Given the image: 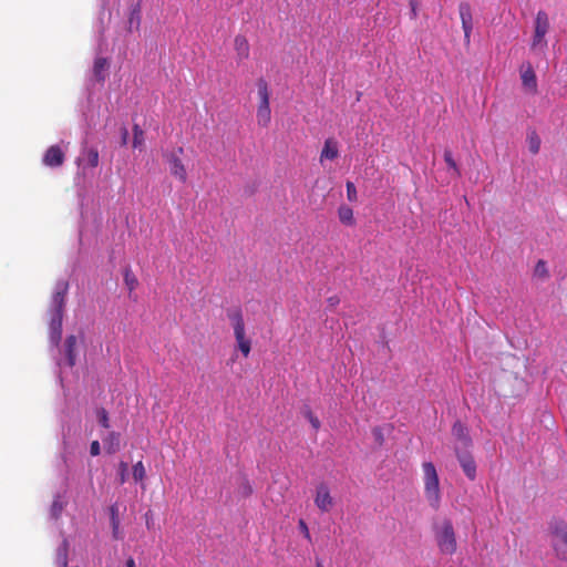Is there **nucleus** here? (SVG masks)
Masks as SVG:
<instances>
[{
    "instance_id": "nucleus-4",
    "label": "nucleus",
    "mask_w": 567,
    "mask_h": 567,
    "mask_svg": "<svg viewBox=\"0 0 567 567\" xmlns=\"http://www.w3.org/2000/svg\"><path fill=\"white\" fill-rule=\"evenodd\" d=\"M549 533L556 556L567 559V523L563 519H553L549 523Z\"/></svg>"
},
{
    "instance_id": "nucleus-12",
    "label": "nucleus",
    "mask_w": 567,
    "mask_h": 567,
    "mask_svg": "<svg viewBox=\"0 0 567 567\" xmlns=\"http://www.w3.org/2000/svg\"><path fill=\"white\" fill-rule=\"evenodd\" d=\"M452 434L457 440L458 444L456 446H458V450L461 447L467 450L472 445V440L468 435V431H467L466 426L463 423H461L460 421H457L453 424Z\"/></svg>"
},
{
    "instance_id": "nucleus-13",
    "label": "nucleus",
    "mask_w": 567,
    "mask_h": 567,
    "mask_svg": "<svg viewBox=\"0 0 567 567\" xmlns=\"http://www.w3.org/2000/svg\"><path fill=\"white\" fill-rule=\"evenodd\" d=\"M100 162L99 151L95 147L84 148L81 156L78 158V165H84V167L95 168Z\"/></svg>"
},
{
    "instance_id": "nucleus-28",
    "label": "nucleus",
    "mask_w": 567,
    "mask_h": 567,
    "mask_svg": "<svg viewBox=\"0 0 567 567\" xmlns=\"http://www.w3.org/2000/svg\"><path fill=\"white\" fill-rule=\"evenodd\" d=\"M96 417L100 425L104 429H110V417L109 413L104 408L96 409Z\"/></svg>"
},
{
    "instance_id": "nucleus-19",
    "label": "nucleus",
    "mask_w": 567,
    "mask_h": 567,
    "mask_svg": "<svg viewBox=\"0 0 567 567\" xmlns=\"http://www.w3.org/2000/svg\"><path fill=\"white\" fill-rule=\"evenodd\" d=\"M458 12L462 21V28L468 29V27H473L472 10L467 2L460 3Z\"/></svg>"
},
{
    "instance_id": "nucleus-37",
    "label": "nucleus",
    "mask_w": 567,
    "mask_h": 567,
    "mask_svg": "<svg viewBox=\"0 0 567 567\" xmlns=\"http://www.w3.org/2000/svg\"><path fill=\"white\" fill-rule=\"evenodd\" d=\"M308 419L315 430H318L320 427L321 424L319 419L315 416L311 412L308 413Z\"/></svg>"
},
{
    "instance_id": "nucleus-29",
    "label": "nucleus",
    "mask_w": 567,
    "mask_h": 567,
    "mask_svg": "<svg viewBox=\"0 0 567 567\" xmlns=\"http://www.w3.org/2000/svg\"><path fill=\"white\" fill-rule=\"evenodd\" d=\"M146 476V471L142 461L133 465V477L136 482H143Z\"/></svg>"
},
{
    "instance_id": "nucleus-26",
    "label": "nucleus",
    "mask_w": 567,
    "mask_h": 567,
    "mask_svg": "<svg viewBox=\"0 0 567 567\" xmlns=\"http://www.w3.org/2000/svg\"><path fill=\"white\" fill-rule=\"evenodd\" d=\"M528 148L532 154H537L540 148V138L535 131L530 132L527 136Z\"/></svg>"
},
{
    "instance_id": "nucleus-8",
    "label": "nucleus",
    "mask_w": 567,
    "mask_h": 567,
    "mask_svg": "<svg viewBox=\"0 0 567 567\" xmlns=\"http://www.w3.org/2000/svg\"><path fill=\"white\" fill-rule=\"evenodd\" d=\"M455 453L466 477L474 481L476 478V463L473 456L467 451H460L458 446H455Z\"/></svg>"
},
{
    "instance_id": "nucleus-23",
    "label": "nucleus",
    "mask_w": 567,
    "mask_h": 567,
    "mask_svg": "<svg viewBox=\"0 0 567 567\" xmlns=\"http://www.w3.org/2000/svg\"><path fill=\"white\" fill-rule=\"evenodd\" d=\"M144 131L141 128L138 124L133 125V143L132 146L134 148H142L144 145Z\"/></svg>"
},
{
    "instance_id": "nucleus-3",
    "label": "nucleus",
    "mask_w": 567,
    "mask_h": 567,
    "mask_svg": "<svg viewBox=\"0 0 567 567\" xmlns=\"http://www.w3.org/2000/svg\"><path fill=\"white\" fill-rule=\"evenodd\" d=\"M422 470L425 498L432 508L437 509L441 504V489L436 468L432 462H424Z\"/></svg>"
},
{
    "instance_id": "nucleus-9",
    "label": "nucleus",
    "mask_w": 567,
    "mask_h": 567,
    "mask_svg": "<svg viewBox=\"0 0 567 567\" xmlns=\"http://www.w3.org/2000/svg\"><path fill=\"white\" fill-rule=\"evenodd\" d=\"M315 504L321 512H329L333 506L329 487L323 483L317 486Z\"/></svg>"
},
{
    "instance_id": "nucleus-16",
    "label": "nucleus",
    "mask_w": 567,
    "mask_h": 567,
    "mask_svg": "<svg viewBox=\"0 0 567 567\" xmlns=\"http://www.w3.org/2000/svg\"><path fill=\"white\" fill-rule=\"evenodd\" d=\"M102 440H103L104 447L109 454H114L120 451L121 434L118 432L111 431Z\"/></svg>"
},
{
    "instance_id": "nucleus-15",
    "label": "nucleus",
    "mask_w": 567,
    "mask_h": 567,
    "mask_svg": "<svg viewBox=\"0 0 567 567\" xmlns=\"http://www.w3.org/2000/svg\"><path fill=\"white\" fill-rule=\"evenodd\" d=\"M76 343H78V339L75 336L71 334V336L66 337L65 343H64V348H65L64 351H65V357H66V364L70 368H73L76 363V353H75Z\"/></svg>"
},
{
    "instance_id": "nucleus-42",
    "label": "nucleus",
    "mask_w": 567,
    "mask_h": 567,
    "mask_svg": "<svg viewBox=\"0 0 567 567\" xmlns=\"http://www.w3.org/2000/svg\"><path fill=\"white\" fill-rule=\"evenodd\" d=\"M328 302L331 307H334L339 303V298L337 296L328 298Z\"/></svg>"
},
{
    "instance_id": "nucleus-43",
    "label": "nucleus",
    "mask_w": 567,
    "mask_h": 567,
    "mask_svg": "<svg viewBox=\"0 0 567 567\" xmlns=\"http://www.w3.org/2000/svg\"><path fill=\"white\" fill-rule=\"evenodd\" d=\"M125 567H136L135 565V560L133 557H130L126 563H125Z\"/></svg>"
},
{
    "instance_id": "nucleus-33",
    "label": "nucleus",
    "mask_w": 567,
    "mask_h": 567,
    "mask_svg": "<svg viewBox=\"0 0 567 567\" xmlns=\"http://www.w3.org/2000/svg\"><path fill=\"white\" fill-rule=\"evenodd\" d=\"M298 527L301 532V534L303 535V537L308 540V542H311V535H310V532H309V528H308V525L307 523L303 520V519H299L298 522Z\"/></svg>"
},
{
    "instance_id": "nucleus-2",
    "label": "nucleus",
    "mask_w": 567,
    "mask_h": 567,
    "mask_svg": "<svg viewBox=\"0 0 567 567\" xmlns=\"http://www.w3.org/2000/svg\"><path fill=\"white\" fill-rule=\"evenodd\" d=\"M433 530L440 551L444 555H453L457 549V542L452 520L444 518L434 524Z\"/></svg>"
},
{
    "instance_id": "nucleus-25",
    "label": "nucleus",
    "mask_w": 567,
    "mask_h": 567,
    "mask_svg": "<svg viewBox=\"0 0 567 567\" xmlns=\"http://www.w3.org/2000/svg\"><path fill=\"white\" fill-rule=\"evenodd\" d=\"M238 494L244 498H247L252 494V486L246 476L240 478L238 484Z\"/></svg>"
},
{
    "instance_id": "nucleus-10",
    "label": "nucleus",
    "mask_w": 567,
    "mask_h": 567,
    "mask_svg": "<svg viewBox=\"0 0 567 567\" xmlns=\"http://www.w3.org/2000/svg\"><path fill=\"white\" fill-rule=\"evenodd\" d=\"M520 79L523 86L532 93L537 92V78L533 65L527 62L520 66Z\"/></svg>"
},
{
    "instance_id": "nucleus-35",
    "label": "nucleus",
    "mask_w": 567,
    "mask_h": 567,
    "mask_svg": "<svg viewBox=\"0 0 567 567\" xmlns=\"http://www.w3.org/2000/svg\"><path fill=\"white\" fill-rule=\"evenodd\" d=\"M409 4H410V8H411V19H416V17H417V7H419L417 0H409Z\"/></svg>"
},
{
    "instance_id": "nucleus-27",
    "label": "nucleus",
    "mask_w": 567,
    "mask_h": 567,
    "mask_svg": "<svg viewBox=\"0 0 567 567\" xmlns=\"http://www.w3.org/2000/svg\"><path fill=\"white\" fill-rule=\"evenodd\" d=\"M107 66V60L104 58H97L94 61V74L99 81H104L103 72Z\"/></svg>"
},
{
    "instance_id": "nucleus-1",
    "label": "nucleus",
    "mask_w": 567,
    "mask_h": 567,
    "mask_svg": "<svg viewBox=\"0 0 567 567\" xmlns=\"http://www.w3.org/2000/svg\"><path fill=\"white\" fill-rule=\"evenodd\" d=\"M69 289L66 281H59L55 286L54 293L51 301L52 317L50 321V338L52 342L58 346L62 336V320L65 306V296Z\"/></svg>"
},
{
    "instance_id": "nucleus-5",
    "label": "nucleus",
    "mask_w": 567,
    "mask_h": 567,
    "mask_svg": "<svg viewBox=\"0 0 567 567\" xmlns=\"http://www.w3.org/2000/svg\"><path fill=\"white\" fill-rule=\"evenodd\" d=\"M259 104L257 107V122L260 126L267 127L271 120L270 93L265 79L257 80Z\"/></svg>"
},
{
    "instance_id": "nucleus-11",
    "label": "nucleus",
    "mask_w": 567,
    "mask_h": 567,
    "mask_svg": "<svg viewBox=\"0 0 567 567\" xmlns=\"http://www.w3.org/2000/svg\"><path fill=\"white\" fill-rule=\"evenodd\" d=\"M65 154L58 145L50 146L44 156L43 164L49 167H59L64 163Z\"/></svg>"
},
{
    "instance_id": "nucleus-36",
    "label": "nucleus",
    "mask_w": 567,
    "mask_h": 567,
    "mask_svg": "<svg viewBox=\"0 0 567 567\" xmlns=\"http://www.w3.org/2000/svg\"><path fill=\"white\" fill-rule=\"evenodd\" d=\"M535 271H536V274H539V275H546L547 274L546 262L543 260H539L535 267Z\"/></svg>"
},
{
    "instance_id": "nucleus-20",
    "label": "nucleus",
    "mask_w": 567,
    "mask_h": 567,
    "mask_svg": "<svg viewBox=\"0 0 567 567\" xmlns=\"http://www.w3.org/2000/svg\"><path fill=\"white\" fill-rule=\"evenodd\" d=\"M338 217L340 223L346 226H353L355 224L353 209L348 205H341L338 208Z\"/></svg>"
},
{
    "instance_id": "nucleus-18",
    "label": "nucleus",
    "mask_w": 567,
    "mask_h": 567,
    "mask_svg": "<svg viewBox=\"0 0 567 567\" xmlns=\"http://www.w3.org/2000/svg\"><path fill=\"white\" fill-rule=\"evenodd\" d=\"M235 50L239 61L246 60L249 56V43L244 35H237L234 40Z\"/></svg>"
},
{
    "instance_id": "nucleus-41",
    "label": "nucleus",
    "mask_w": 567,
    "mask_h": 567,
    "mask_svg": "<svg viewBox=\"0 0 567 567\" xmlns=\"http://www.w3.org/2000/svg\"><path fill=\"white\" fill-rule=\"evenodd\" d=\"M373 434L377 437V440H379L381 443L383 440L381 430L379 427L373 429Z\"/></svg>"
},
{
    "instance_id": "nucleus-6",
    "label": "nucleus",
    "mask_w": 567,
    "mask_h": 567,
    "mask_svg": "<svg viewBox=\"0 0 567 567\" xmlns=\"http://www.w3.org/2000/svg\"><path fill=\"white\" fill-rule=\"evenodd\" d=\"M549 30V19L545 11L540 10L536 14L535 30L532 41V50L544 52L547 48V40L545 39Z\"/></svg>"
},
{
    "instance_id": "nucleus-14",
    "label": "nucleus",
    "mask_w": 567,
    "mask_h": 567,
    "mask_svg": "<svg viewBox=\"0 0 567 567\" xmlns=\"http://www.w3.org/2000/svg\"><path fill=\"white\" fill-rule=\"evenodd\" d=\"M110 514V523L112 527V536L114 539L120 540L123 538L122 532L120 529L121 520H120V511L117 504H113L109 507Z\"/></svg>"
},
{
    "instance_id": "nucleus-44",
    "label": "nucleus",
    "mask_w": 567,
    "mask_h": 567,
    "mask_svg": "<svg viewBox=\"0 0 567 567\" xmlns=\"http://www.w3.org/2000/svg\"><path fill=\"white\" fill-rule=\"evenodd\" d=\"M150 513L151 512L146 513V526H147V528H151V520L148 519V514Z\"/></svg>"
},
{
    "instance_id": "nucleus-17",
    "label": "nucleus",
    "mask_w": 567,
    "mask_h": 567,
    "mask_svg": "<svg viewBox=\"0 0 567 567\" xmlns=\"http://www.w3.org/2000/svg\"><path fill=\"white\" fill-rule=\"evenodd\" d=\"M339 156L338 143L333 138H327L320 154V162L324 159L333 161Z\"/></svg>"
},
{
    "instance_id": "nucleus-34",
    "label": "nucleus",
    "mask_w": 567,
    "mask_h": 567,
    "mask_svg": "<svg viewBox=\"0 0 567 567\" xmlns=\"http://www.w3.org/2000/svg\"><path fill=\"white\" fill-rule=\"evenodd\" d=\"M90 453L92 456H97L101 453V446L99 441H93L90 445Z\"/></svg>"
},
{
    "instance_id": "nucleus-7",
    "label": "nucleus",
    "mask_w": 567,
    "mask_h": 567,
    "mask_svg": "<svg viewBox=\"0 0 567 567\" xmlns=\"http://www.w3.org/2000/svg\"><path fill=\"white\" fill-rule=\"evenodd\" d=\"M184 153L183 147H178L175 152L165 155L167 163L169 164L171 174L177 178L181 183H186L187 172L186 167L181 159V155Z\"/></svg>"
},
{
    "instance_id": "nucleus-21",
    "label": "nucleus",
    "mask_w": 567,
    "mask_h": 567,
    "mask_svg": "<svg viewBox=\"0 0 567 567\" xmlns=\"http://www.w3.org/2000/svg\"><path fill=\"white\" fill-rule=\"evenodd\" d=\"M227 318L230 321L233 329L245 326L243 311L238 307L229 309L227 311Z\"/></svg>"
},
{
    "instance_id": "nucleus-39",
    "label": "nucleus",
    "mask_w": 567,
    "mask_h": 567,
    "mask_svg": "<svg viewBox=\"0 0 567 567\" xmlns=\"http://www.w3.org/2000/svg\"><path fill=\"white\" fill-rule=\"evenodd\" d=\"M121 133H122V145H126L127 144V137H128V131L126 127H123L121 130Z\"/></svg>"
},
{
    "instance_id": "nucleus-24",
    "label": "nucleus",
    "mask_w": 567,
    "mask_h": 567,
    "mask_svg": "<svg viewBox=\"0 0 567 567\" xmlns=\"http://www.w3.org/2000/svg\"><path fill=\"white\" fill-rule=\"evenodd\" d=\"M124 282L130 292L134 291L138 285L136 276L128 267L124 269Z\"/></svg>"
},
{
    "instance_id": "nucleus-32",
    "label": "nucleus",
    "mask_w": 567,
    "mask_h": 567,
    "mask_svg": "<svg viewBox=\"0 0 567 567\" xmlns=\"http://www.w3.org/2000/svg\"><path fill=\"white\" fill-rule=\"evenodd\" d=\"M128 475V465L125 462H120L118 464V482L120 484H124L127 481Z\"/></svg>"
},
{
    "instance_id": "nucleus-30",
    "label": "nucleus",
    "mask_w": 567,
    "mask_h": 567,
    "mask_svg": "<svg viewBox=\"0 0 567 567\" xmlns=\"http://www.w3.org/2000/svg\"><path fill=\"white\" fill-rule=\"evenodd\" d=\"M444 161L445 163L447 164V166L453 169L454 174L456 176H460L461 175V172L458 169V166L456 164V162L454 161L453 156H452V152L450 150H446L444 152Z\"/></svg>"
},
{
    "instance_id": "nucleus-22",
    "label": "nucleus",
    "mask_w": 567,
    "mask_h": 567,
    "mask_svg": "<svg viewBox=\"0 0 567 567\" xmlns=\"http://www.w3.org/2000/svg\"><path fill=\"white\" fill-rule=\"evenodd\" d=\"M237 348L244 355V358H248L251 351V340L245 334L235 338Z\"/></svg>"
},
{
    "instance_id": "nucleus-38",
    "label": "nucleus",
    "mask_w": 567,
    "mask_h": 567,
    "mask_svg": "<svg viewBox=\"0 0 567 567\" xmlns=\"http://www.w3.org/2000/svg\"><path fill=\"white\" fill-rule=\"evenodd\" d=\"M234 337L237 338L246 333V326L234 328Z\"/></svg>"
},
{
    "instance_id": "nucleus-40",
    "label": "nucleus",
    "mask_w": 567,
    "mask_h": 567,
    "mask_svg": "<svg viewBox=\"0 0 567 567\" xmlns=\"http://www.w3.org/2000/svg\"><path fill=\"white\" fill-rule=\"evenodd\" d=\"M472 29H473V27H468V29H463V31H464V40H465L466 43L470 42Z\"/></svg>"
},
{
    "instance_id": "nucleus-31",
    "label": "nucleus",
    "mask_w": 567,
    "mask_h": 567,
    "mask_svg": "<svg viewBox=\"0 0 567 567\" xmlns=\"http://www.w3.org/2000/svg\"><path fill=\"white\" fill-rule=\"evenodd\" d=\"M346 189H347V198L349 202H357L358 200V193L354 184L350 181L346 183Z\"/></svg>"
},
{
    "instance_id": "nucleus-45",
    "label": "nucleus",
    "mask_w": 567,
    "mask_h": 567,
    "mask_svg": "<svg viewBox=\"0 0 567 567\" xmlns=\"http://www.w3.org/2000/svg\"><path fill=\"white\" fill-rule=\"evenodd\" d=\"M316 567H323V565L320 561H317Z\"/></svg>"
}]
</instances>
